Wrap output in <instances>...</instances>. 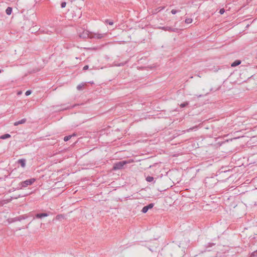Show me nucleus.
I'll return each instance as SVG.
<instances>
[{"mask_svg": "<svg viewBox=\"0 0 257 257\" xmlns=\"http://www.w3.org/2000/svg\"><path fill=\"white\" fill-rule=\"evenodd\" d=\"M31 93H32V91H31V90H27V91L26 92V93H25V95H26V96H28V95H30V94H31Z\"/></svg>", "mask_w": 257, "mask_h": 257, "instance_id": "nucleus-23", "label": "nucleus"}, {"mask_svg": "<svg viewBox=\"0 0 257 257\" xmlns=\"http://www.w3.org/2000/svg\"><path fill=\"white\" fill-rule=\"evenodd\" d=\"M198 125H195L194 126H193L192 127H190V128L184 131V132H190L192 131H196L197 129L198 128Z\"/></svg>", "mask_w": 257, "mask_h": 257, "instance_id": "nucleus-10", "label": "nucleus"}, {"mask_svg": "<svg viewBox=\"0 0 257 257\" xmlns=\"http://www.w3.org/2000/svg\"><path fill=\"white\" fill-rule=\"evenodd\" d=\"M88 68H89V66L88 65H85V66H84L83 67V70H87L88 69Z\"/></svg>", "mask_w": 257, "mask_h": 257, "instance_id": "nucleus-28", "label": "nucleus"}, {"mask_svg": "<svg viewBox=\"0 0 257 257\" xmlns=\"http://www.w3.org/2000/svg\"><path fill=\"white\" fill-rule=\"evenodd\" d=\"M192 21H193V20L191 18L186 19L185 21V23L188 24L191 23L192 22Z\"/></svg>", "mask_w": 257, "mask_h": 257, "instance_id": "nucleus-18", "label": "nucleus"}, {"mask_svg": "<svg viewBox=\"0 0 257 257\" xmlns=\"http://www.w3.org/2000/svg\"><path fill=\"white\" fill-rule=\"evenodd\" d=\"M154 203H150L148 205L144 206L142 209V212L143 213H146L148 212L149 209L152 208L154 207Z\"/></svg>", "mask_w": 257, "mask_h": 257, "instance_id": "nucleus-4", "label": "nucleus"}, {"mask_svg": "<svg viewBox=\"0 0 257 257\" xmlns=\"http://www.w3.org/2000/svg\"><path fill=\"white\" fill-rule=\"evenodd\" d=\"M20 197V195H19L17 197H11L10 199H7V200H4V201L5 202V203H7L10 201H11L13 199H18V198Z\"/></svg>", "mask_w": 257, "mask_h": 257, "instance_id": "nucleus-11", "label": "nucleus"}, {"mask_svg": "<svg viewBox=\"0 0 257 257\" xmlns=\"http://www.w3.org/2000/svg\"><path fill=\"white\" fill-rule=\"evenodd\" d=\"M75 136V134L65 136V137H64L63 140L65 142H67V141H69L73 136Z\"/></svg>", "mask_w": 257, "mask_h": 257, "instance_id": "nucleus-13", "label": "nucleus"}, {"mask_svg": "<svg viewBox=\"0 0 257 257\" xmlns=\"http://www.w3.org/2000/svg\"><path fill=\"white\" fill-rule=\"evenodd\" d=\"M146 181L148 182H153L154 180V178L152 176H148L146 179Z\"/></svg>", "mask_w": 257, "mask_h": 257, "instance_id": "nucleus-17", "label": "nucleus"}, {"mask_svg": "<svg viewBox=\"0 0 257 257\" xmlns=\"http://www.w3.org/2000/svg\"><path fill=\"white\" fill-rule=\"evenodd\" d=\"M66 2H62L61 4V7L62 8H64L66 7Z\"/></svg>", "mask_w": 257, "mask_h": 257, "instance_id": "nucleus-24", "label": "nucleus"}, {"mask_svg": "<svg viewBox=\"0 0 257 257\" xmlns=\"http://www.w3.org/2000/svg\"><path fill=\"white\" fill-rule=\"evenodd\" d=\"M107 35V33H91L90 34V37L91 38L101 39L104 38Z\"/></svg>", "mask_w": 257, "mask_h": 257, "instance_id": "nucleus-2", "label": "nucleus"}, {"mask_svg": "<svg viewBox=\"0 0 257 257\" xmlns=\"http://www.w3.org/2000/svg\"><path fill=\"white\" fill-rule=\"evenodd\" d=\"M240 63H241V61L239 60H235L234 62H233L231 64V66L234 67L239 65Z\"/></svg>", "mask_w": 257, "mask_h": 257, "instance_id": "nucleus-9", "label": "nucleus"}, {"mask_svg": "<svg viewBox=\"0 0 257 257\" xmlns=\"http://www.w3.org/2000/svg\"><path fill=\"white\" fill-rule=\"evenodd\" d=\"M85 85V83H82L81 84H79V85H77V90H81L82 89L83 87L84 86V85Z\"/></svg>", "mask_w": 257, "mask_h": 257, "instance_id": "nucleus-15", "label": "nucleus"}, {"mask_svg": "<svg viewBox=\"0 0 257 257\" xmlns=\"http://www.w3.org/2000/svg\"><path fill=\"white\" fill-rule=\"evenodd\" d=\"M257 255V250L252 252L251 256L252 257H255Z\"/></svg>", "mask_w": 257, "mask_h": 257, "instance_id": "nucleus-22", "label": "nucleus"}, {"mask_svg": "<svg viewBox=\"0 0 257 257\" xmlns=\"http://www.w3.org/2000/svg\"><path fill=\"white\" fill-rule=\"evenodd\" d=\"M128 162L126 161H121L117 162L113 164V170H117L122 169L124 165L127 164Z\"/></svg>", "mask_w": 257, "mask_h": 257, "instance_id": "nucleus-1", "label": "nucleus"}, {"mask_svg": "<svg viewBox=\"0 0 257 257\" xmlns=\"http://www.w3.org/2000/svg\"><path fill=\"white\" fill-rule=\"evenodd\" d=\"M188 104H189V103L188 102H185L182 103L180 104V107L182 108L185 107L186 106H187L188 105Z\"/></svg>", "mask_w": 257, "mask_h": 257, "instance_id": "nucleus-19", "label": "nucleus"}, {"mask_svg": "<svg viewBox=\"0 0 257 257\" xmlns=\"http://www.w3.org/2000/svg\"><path fill=\"white\" fill-rule=\"evenodd\" d=\"M197 76L200 77L201 76L199 75H197Z\"/></svg>", "mask_w": 257, "mask_h": 257, "instance_id": "nucleus-31", "label": "nucleus"}, {"mask_svg": "<svg viewBox=\"0 0 257 257\" xmlns=\"http://www.w3.org/2000/svg\"><path fill=\"white\" fill-rule=\"evenodd\" d=\"M225 12V10L224 9H221L219 11V13L221 14V15H222Z\"/></svg>", "mask_w": 257, "mask_h": 257, "instance_id": "nucleus-27", "label": "nucleus"}, {"mask_svg": "<svg viewBox=\"0 0 257 257\" xmlns=\"http://www.w3.org/2000/svg\"><path fill=\"white\" fill-rule=\"evenodd\" d=\"M105 23L108 24L109 25H112L113 24V22L111 21H109V20L107 19V20H105Z\"/></svg>", "mask_w": 257, "mask_h": 257, "instance_id": "nucleus-20", "label": "nucleus"}, {"mask_svg": "<svg viewBox=\"0 0 257 257\" xmlns=\"http://www.w3.org/2000/svg\"><path fill=\"white\" fill-rule=\"evenodd\" d=\"M70 107H68L67 108H63V110L64 109H69Z\"/></svg>", "mask_w": 257, "mask_h": 257, "instance_id": "nucleus-29", "label": "nucleus"}, {"mask_svg": "<svg viewBox=\"0 0 257 257\" xmlns=\"http://www.w3.org/2000/svg\"><path fill=\"white\" fill-rule=\"evenodd\" d=\"M26 217H24V216H18V217H17L15 218V220H16V221H21L22 219H26Z\"/></svg>", "mask_w": 257, "mask_h": 257, "instance_id": "nucleus-16", "label": "nucleus"}, {"mask_svg": "<svg viewBox=\"0 0 257 257\" xmlns=\"http://www.w3.org/2000/svg\"><path fill=\"white\" fill-rule=\"evenodd\" d=\"M12 12V8L11 7H8L6 10V13L8 15H10Z\"/></svg>", "mask_w": 257, "mask_h": 257, "instance_id": "nucleus-14", "label": "nucleus"}, {"mask_svg": "<svg viewBox=\"0 0 257 257\" xmlns=\"http://www.w3.org/2000/svg\"><path fill=\"white\" fill-rule=\"evenodd\" d=\"M36 181L35 178H31L30 179L26 180L24 181L21 182L20 185H21V188H25L29 185L33 184Z\"/></svg>", "mask_w": 257, "mask_h": 257, "instance_id": "nucleus-3", "label": "nucleus"}, {"mask_svg": "<svg viewBox=\"0 0 257 257\" xmlns=\"http://www.w3.org/2000/svg\"><path fill=\"white\" fill-rule=\"evenodd\" d=\"M162 29L165 31H169V32H177L178 30V29L177 28H173L171 27H168V26L163 27H162Z\"/></svg>", "mask_w": 257, "mask_h": 257, "instance_id": "nucleus-5", "label": "nucleus"}, {"mask_svg": "<svg viewBox=\"0 0 257 257\" xmlns=\"http://www.w3.org/2000/svg\"><path fill=\"white\" fill-rule=\"evenodd\" d=\"M178 12H179L178 11L173 9L171 11V13L173 15H175V14H177Z\"/></svg>", "mask_w": 257, "mask_h": 257, "instance_id": "nucleus-25", "label": "nucleus"}, {"mask_svg": "<svg viewBox=\"0 0 257 257\" xmlns=\"http://www.w3.org/2000/svg\"><path fill=\"white\" fill-rule=\"evenodd\" d=\"M2 72V70L1 69H0V73H1Z\"/></svg>", "mask_w": 257, "mask_h": 257, "instance_id": "nucleus-30", "label": "nucleus"}, {"mask_svg": "<svg viewBox=\"0 0 257 257\" xmlns=\"http://www.w3.org/2000/svg\"><path fill=\"white\" fill-rule=\"evenodd\" d=\"M26 121H27L26 118H23L20 120L15 122L14 123V125L15 126H17L19 124H24L26 122Z\"/></svg>", "mask_w": 257, "mask_h": 257, "instance_id": "nucleus-7", "label": "nucleus"}, {"mask_svg": "<svg viewBox=\"0 0 257 257\" xmlns=\"http://www.w3.org/2000/svg\"><path fill=\"white\" fill-rule=\"evenodd\" d=\"M164 9V7H159L156 10V13L161 11V10H163Z\"/></svg>", "mask_w": 257, "mask_h": 257, "instance_id": "nucleus-26", "label": "nucleus"}, {"mask_svg": "<svg viewBox=\"0 0 257 257\" xmlns=\"http://www.w3.org/2000/svg\"><path fill=\"white\" fill-rule=\"evenodd\" d=\"M11 137V135L9 134H4L1 136H0V139H3V140H5V139H7L8 138H9Z\"/></svg>", "mask_w": 257, "mask_h": 257, "instance_id": "nucleus-12", "label": "nucleus"}, {"mask_svg": "<svg viewBox=\"0 0 257 257\" xmlns=\"http://www.w3.org/2000/svg\"><path fill=\"white\" fill-rule=\"evenodd\" d=\"M17 162L23 168H24L26 166V161L25 159H19V160H18Z\"/></svg>", "mask_w": 257, "mask_h": 257, "instance_id": "nucleus-6", "label": "nucleus"}, {"mask_svg": "<svg viewBox=\"0 0 257 257\" xmlns=\"http://www.w3.org/2000/svg\"><path fill=\"white\" fill-rule=\"evenodd\" d=\"M87 35L88 34H87V32H86V33L83 32V34L79 35V37H82V38H85L86 35Z\"/></svg>", "mask_w": 257, "mask_h": 257, "instance_id": "nucleus-21", "label": "nucleus"}, {"mask_svg": "<svg viewBox=\"0 0 257 257\" xmlns=\"http://www.w3.org/2000/svg\"><path fill=\"white\" fill-rule=\"evenodd\" d=\"M49 215V214L47 213H37L36 214V217L37 218H41L42 217H47Z\"/></svg>", "mask_w": 257, "mask_h": 257, "instance_id": "nucleus-8", "label": "nucleus"}]
</instances>
